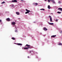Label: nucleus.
<instances>
[{
	"mask_svg": "<svg viewBox=\"0 0 62 62\" xmlns=\"http://www.w3.org/2000/svg\"><path fill=\"white\" fill-rule=\"evenodd\" d=\"M13 25V27H15L16 28V26L15 25V22H13L11 23Z\"/></svg>",
	"mask_w": 62,
	"mask_h": 62,
	"instance_id": "f257e3e1",
	"label": "nucleus"
},
{
	"mask_svg": "<svg viewBox=\"0 0 62 62\" xmlns=\"http://www.w3.org/2000/svg\"><path fill=\"white\" fill-rule=\"evenodd\" d=\"M48 18H50V22H53V21H52V17L50 16H48Z\"/></svg>",
	"mask_w": 62,
	"mask_h": 62,
	"instance_id": "f03ea898",
	"label": "nucleus"
},
{
	"mask_svg": "<svg viewBox=\"0 0 62 62\" xmlns=\"http://www.w3.org/2000/svg\"><path fill=\"white\" fill-rule=\"evenodd\" d=\"M26 10L27 12H26L25 13V14H27V13H28L29 12H30V11L29 10H28L27 9H26Z\"/></svg>",
	"mask_w": 62,
	"mask_h": 62,
	"instance_id": "7ed1b4c3",
	"label": "nucleus"
},
{
	"mask_svg": "<svg viewBox=\"0 0 62 62\" xmlns=\"http://www.w3.org/2000/svg\"><path fill=\"white\" fill-rule=\"evenodd\" d=\"M50 1H52V2H53V3L55 4V2H54V0H50Z\"/></svg>",
	"mask_w": 62,
	"mask_h": 62,
	"instance_id": "20e7f679",
	"label": "nucleus"
},
{
	"mask_svg": "<svg viewBox=\"0 0 62 62\" xmlns=\"http://www.w3.org/2000/svg\"><path fill=\"white\" fill-rule=\"evenodd\" d=\"M58 10H60V11H62V8H58Z\"/></svg>",
	"mask_w": 62,
	"mask_h": 62,
	"instance_id": "39448f33",
	"label": "nucleus"
},
{
	"mask_svg": "<svg viewBox=\"0 0 62 62\" xmlns=\"http://www.w3.org/2000/svg\"><path fill=\"white\" fill-rule=\"evenodd\" d=\"M12 2H17V1L16 0H13L12 1Z\"/></svg>",
	"mask_w": 62,
	"mask_h": 62,
	"instance_id": "423d86ee",
	"label": "nucleus"
},
{
	"mask_svg": "<svg viewBox=\"0 0 62 62\" xmlns=\"http://www.w3.org/2000/svg\"><path fill=\"white\" fill-rule=\"evenodd\" d=\"M24 50H28V49H29V48H28L27 47H25L24 48Z\"/></svg>",
	"mask_w": 62,
	"mask_h": 62,
	"instance_id": "0eeeda50",
	"label": "nucleus"
},
{
	"mask_svg": "<svg viewBox=\"0 0 62 62\" xmlns=\"http://www.w3.org/2000/svg\"><path fill=\"white\" fill-rule=\"evenodd\" d=\"M16 14H17V15H19L20 13H19L18 12H16Z\"/></svg>",
	"mask_w": 62,
	"mask_h": 62,
	"instance_id": "6e6552de",
	"label": "nucleus"
},
{
	"mask_svg": "<svg viewBox=\"0 0 62 62\" xmlns=\"http://www.w3.org/2000/svg\"><path fill=\"white\" fill-rule=\"evenodd\" d=\"M7 20L8 21H10V19H9V18H8L7 19Z\"/></svg>",
	"mask_w": 62,
	"mask_h": 62,
	"instance_id": "1a4fd4ad",
	"label": "nucleus"
},
{
	"mask_svg": "<svg viewBox=\"0 0 62 62\" xmlns=\"http://www.w3.org/2000/svg\"><path fill=\"white\" fill-rule=\"evenodd\" d=\"M17 45H22V44L20 43H18L17 44Z\"/></svg>",
	"mask_w": 62,
	"mask_h": 62,
	"instance_id": "9d476101",
	"label": "nucleus"
},
{
	"mask_svg": "<svg viewBox=\"0 0 62 62\" xmlns=\"http://www.w3.org/2000/svg\"><path fill=\"white\" fill-rule=\"evenodd\" d=\"M47 8L48 9H50L51 7H50V6L49 5H48Z\"/></svg>",
	"mask_w": 62,
	"mask_h": 62,
	"instance_id": "9b49d317",
	"label": "nucleus"
},
{
	"mask_svg": "<svg viewBox=\"0 0 62 62\" xmlns=\"http://www.w3.org/2000/svg\"><path fill=\"white\" fill-rule=\"evenodd\" d=\"M49 23L50 25H53L54 24V23Z\"/></svg>",
	"mask_w": 62,
	"mask_h": 62,
	"instance_id": "f8f14e48",
	"label": "nucleus"
},
{
	"mask_svg": "<svg viewBox=\"0 0 62 62\" xmlns=\"http://www.w3.org/2000/svg\"><path fill=\"white\" fill-rule=\"evenodd\" d=\"M56 37V35L51 36V37H53V38H54V37Z\"/></svg>",
	"mask_w": 62,
	"mask_h": 62,
	"instance_id": "ddd939ff",
	"label": "nucleus"
},
{
	"mask_svg": "<svg viewBox=\"0 0 62 62\" xmlns=\"http://www.w3.org/2000/svg\"><path fill=\"white\" fill-rule=\"evenodd\" d=\"M44 30H45V31H46L47 30V29L46 28H44Z\"/></svg>",
	"mask_w": 62,
	"mask_h": 62,
	"instance_id": "4468645a",
	"label": "nucleus"
},
{
	"mask_svg": "<svg viewBox=\"0 0 62 62\" xmlns=\"http://www.w3.org/2000/svg\"><path fill=\"white\" fill-rule=\"evenodd\" d=\"M11 39H13V40H15V38L14 37H12V38H11Z\"/></svg>",
	"mask_w": 62,
	"mask_h": 62,
	"instance_id": "2eb2a0df",
	"label": "nucleus"
},
{
	"mask_svg": "<svg viewBox=\"0 0 62 62\" xmlns=\"http://www.w3.org/2000/svg\"><path fill=\"white\" fill-rule=\"evenodd\" d=\"M57 13L59 14L61 13V12H57Z\"/></svg>",
	"mask_w": 62,
	"mask_h": 62,
	"instance_id": "dca6fc26",
	"label": "nucleus"
},
{
	"mask_svg": "<svg viewBox=\"0 0 62 62\" xmlns=\"http://www.w3.org/2000/svg\"><path fill=\"white\" fill-rule=\"evenodd\" d=\"M62 45V43H60L59 44H58L59 45Z\"/></svg>",
	"mask_w": 62,
	"mask_h": 62,
	"instance_id": "f3484780",
	"label": "nucleus"
},
{
	"mask_svg": "<svg viewBox=\"0 0 62 62\" xmlns=\"http://www.w3.org/2000/svg\"><path fill=\"white\" fill-rule=\"evenodd\" d=\"M40 10H45V9L43 8H42L40 9Z\"/></svg>",
	"mask_w": 62,
	"mask_h": 62,
	"instance_id": "a211bd4d",
	"label": "nucleus"
},
{
	"mask_svg": "<svg viewBox=\"0 0 62 62\" xmlns=\"http://www.w3.org/2000/svg\"><path fill=\"white\" fill-rule=\"evenodd\" d=\"M26 46H30V45H28V44H26Z\"/></svg>",
	"mask_w": 62,
	"mask_h": 62,
	"instance_id": "6ab92c4d",
	"label": "nucleus"
},
{
	"mask_svg": "<svg viewBox=\"0 0 62 62\" xmlns=\"http://www.w3.org/2000/svg\"><path fill=\"white\" fill-rule=\"evenodd\" d=\"M28 48H32L30 46H28L27 47Z\"/></svg>",
	"mask_w": 62,
	"mask_h": 62,
	"instance_id": "aec40b11",
	"label": "nucleus"
},
{
	"mask_svg": "<svg viewBox=\"0 0 62 62\" xmlns=\"http://www.w3.org/2000/svg\"><path fill=\"white\" fill-rule=\"evenodd\" d=\"M37 5L38 3H35V6H37Z\"/></svg>",
	"mask_w": 62,
	"mask_h": 62,
	"instance_id": "412c9836",
	"label": "nucleus"
},
{
	"mask_svg": "<svg viewBox=\"0 0 62 62\" xmlns=\"http://www.w3.org/2000/svg\"><path fill=\"white\" fill-rule=\"evenodd\" d=\"M47 0L48 3L50 2V0Z\"/></svg>",
	"mask_w": 62,
	"mask_h": 62,
	"instance_id": "4be33fe9",
	"label": "nucleus"
},
{
	"mask_svg": "<svg viewBox=\"0 0 62 62\" xmlns=\"http://www.w3.org/2000/svg\"><path fill=\"white\" fill-rule=\"evenodd\" d=\"M5 3V2L4 1L3 2H2L1 3V4H4V3Z\"/></svg>",
	"mask_w": 62,
	"mask_h": 62,
	"instance_id": "5701e85b",
	"label": "nucleus"
},
{
	"mask_svg": "<svg viewBox=\"0 0 62 62\" xmlns=\"http://www.w3.org/2000/svg\"><path fill=\"white\" fill-rule=\"evenodd\" d=\"M11 6H12V7H14V5H13V4H12L11 5Z\"/></svg>",
	"mask_w": 62,
	"mask_h": 62,
	"instance_id": "b1692460",
	"label": "nucleus"
},
{
	"mask_svg": "<svg viewBox=\"0 0 62 62\" xmlns=\"http://www.w3.org/2000/svg\"><path fill=\"white\" fill-rule=\"evenodd\" d=\"M0 23H1V22H2V20H1L0 19Z\"/></svg>",
	"mask_w": 62,
	"mask_h": 62,
	"instance_id": "393cba45",
	"label": "nucleus"
},
{
	"mask_svg": "<svg viewBox=\"0 0 62 62\" xmlns=\"http://www.w3.org/2000/svg\"><path fill=\"white\" fill-rule=\"evenodd\" d=\"M59 4H60V3H61V2H60V1H59Z\"/></svg>",
	"mask_w": 62,
	"mask_h": 62,
	"instance_id": "a878e982",
	"label": "nucleus"
},
{
	"mask_svg": "<svg viewBox=\"0 0 62 62\" xmlns=\"http://www.w3.org/2000/svg\"><path fill=\"white\" fill-rule=\"evenodd\" d=\"M60 33H61V34L62 33V31H61L60 32Z\"/></svg>",
	"mask_w": 62,
	"mask_h": 62,
	"instance_id": "bb28decb",
	"label": "nucleus"
},
{
	"mask_svg": "<svg viewBox=\"0 0 62 62\" xmlns=\"http://www.w3.org/2000/svg\"><path fill=\"white\" fill-rule=\"evenodd\" d=\"M24 48L23 47H22V49H24Z\"/></svg>",
	"mask_w": 62,
	"mask_h": 62,
	"instance_id": "cd10ccee",
	"label": "nucleus"
},
{
	"mask_svg": "<svg viewBox=\"0 0 62 62\" xmlns=\"http://www.w3.org/2000/svg\"><path fill=\"white\" fill-rule=\"evenodd\" d=\"M27 58H29V56H28Z\"/></svg>",
	"mask_w": 62,
	"mask_h": 62,
	"instance_id": "c85d7f7f",
	"label": "nucleus"
},
{
	"mask_svg": "<svg viewBox=\"0 0 62 62\" xmlns=\"http://www.w3.org/2000/svg\"><path fill=\"white\" fill-rule=\"evenodd\" d=\"M58 20L57 19H56V22H57V21H58Z\"/></svg>",
	"mask_w": 62,
	"mask_h": 62,
	"instance_id": "c756f323",
	"label": "nucleus"
},
{
	"mask_svg": "<svg viewBox=\"0 0 62 62\" xmlns=\"http://www.w3.org/2000/svg\"><path fill=\"white\" fill-rule=\"evenodd\" d=\"M15 31H16V32H17V30H16Z\"/></svg>",
	"mask_w": 62,
	"mask_h": 62,
	"instance_id": "7c9ffc66",
	"label": "nucleus"
},
{
	"mask_svg": "<svg viewBox=\"0 0 62 62\" xmlns=\"http://www.w3.org/2000/svg\"><path fill=\"white\" fill-rule=\"evenodd\" d=\"M44 0L45 1H47V0Z\"/></svg>",
	"mask_w": 62,
	"mask_h": 62,
	"instance_id": "2f4dec72",
	"label": "nucleus"
},
{
	"mask_svg": "<svg viewBox=\"0 0 62 62\" xmlns=\"http://www.w3.org/2000/svg\"><path fill=\"white\" fill-rule=\"evenodd\" d=\"M21 1H23V0H21Z\"/></svg>",
	"mask_w": 62,
	"mask_h": 62,
	"instance_id": "473e14b6",
	"label": "nucleus"
},
{
	"mask_svg": "<svg viewBox=\"0 0 62 62\" xmlns=\"http://www.w3.org/2000/svg\"><path fill=\"white\" fill-rule=\"evenodd\" d=\"M15 43V44L16 43Z\"/></svg>",
	"mask_w": 62,
	"mask_h": 62,
	"instance_id": "72a5a7b5",
	"label": "nucleus"
},
{
	"mask_svg": "<svg viewBox=\"0 0 62 62\" xmlns=\"http://www.w3.org/2000/svg\"><path fill=\"white\" fill-rule=\"evenodd\" d=\"M34 23H35V22H34Z\"/></svg>",
	"mask_w": 62,
	"mask_h": 62,
	"instance_id": "f704fd0d",
	"label": "nucleus"
},
{
	"mask_svg": "<svg viewBox=\"0 0 62 62\" xmlns=\"http://www.w3.org/2000/svg\"><path fill=\"white\" fill-rule=\"evenodd\" d=\"M30 53H31V52H30Z\"/></svg>",
	"mask_w": 62,
	"mask_h": 62,
	"instance_id": "c9c22d12",
	"label": "nucleus"
}]
</instances>
